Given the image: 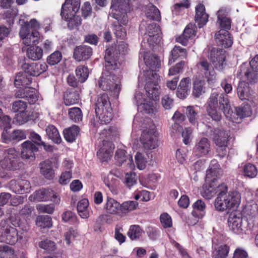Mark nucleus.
Segmentation results:
<instances>
[{
    "mask_svg": "<svg viewBox=\"0 0 258 258\" xmlns=\"http://www.w3.org/2000/svg\"><path fill=\"white\" fill-rule=\"evenodd\" d=\"M110 9L112 17L115 19L112 23L114 34L117 38L123 39L126 36L123 25H126L128 21L126 14L129 10L128 0H112Z\"/></svg>",
    "mask_w": 258,
    "mask_h": 258,
    "instance_id": "obj_1",
    "label": "nucleus"
},
{
    "mask_svg": "<svg viewBox=\"0 0 258 258\" xmlns=\"http://www.w3.org/2000/svg\"><path fill=\"white\" fill-rule=\"evenodd\" d=\"M207 104V114L216 121L221 119V114L217 110L218 106L226 117H229L233 113L227 95L222 93L219 96V94L215 90L212 91Z\"/></svg>",
    "mask_w": 258,
    "mask_h": 258,
    "instance_id": "obj_2",
    "label": "nucleus"
},
{
    "mask_svg": "<svg viewBox=\"0 0 258 258\" xmlns=\"http://www.w3.org/2000/svg\"><path fill=\"white\" fill-rule=\"evenodd\" d=\"M115 70L113 69H107L105 64V70L98 81V85L102 90L110 91L112 95L117 98L121 90V77L115 76L111 72Z\"/></svg>",
    "mask_w": 258,
    "mask_h": 258,
    "instance_id": "obj_3",
    "label": "nucleus"
},
{
    "mask_svg": "<svg viewBox=\"0 0 258 258\" xmlns=\"http://www.w3.org/2000/svg\"><path fill=\"white\" fill-rule=\"evenodd\" d=\"M227 221L229 230L239 235L246 234L248 230H252L255 226L254 220L252 217L243 220L240 215L235 213L229 215Z\"/></svg>",
    "mask_w": 258,
    "mask_h": 258,
    "instance_id": "obj_4",
    "label": "nucleus"
},
{
    "mask_svg": "<svg viewBox=\"0 0 258 258\" xmlns=\"http://www.w3.org/2000/svg\"><path fill=\"white\" fill-rule=\"evenodd\" d=\"M95 112L101 124L109 123L112 118V109L111 103L106 93L99 95L95 102Z\"/></svg>",
    "mask_w": 258,
    "mask_h": 258,
    "instance_id": "obj_5",
    "label": "nucleus"
},
{
    "mask_svg": "<svg viewBox=\"0 0 258 258\" xmlns=\"http://www.w3.org/2000/svg\"><path fill=\"white\" fill-rule=\"evenodd\" d=\"M210 136L217 146L216 152L220 158H223L227 154V147L230 137L228 131L222 130L219 128L211 130Z\"/></svg>",
    "mask_w": 258,
    "mask_h": 258,
    "instance_id": "obj_6",
    "label": "nucleus"
},
{
    "mask_svg": "<svg viewBox=\"0 0 258 258\" xmlns=\"http://www.w3.org/2000/svg\"><path fill=\"white\" fill-rule=\"evenodd\" d=\"M127 44L124 42L118 45V49L113 47L108 48L106 49L104 59L106 62V68L107 69H113L116 70L118 69L120 63L118 62V54L124 53L127 50Z\"/></svg>",
    "mask_w": 258,
    "mask_h": 258,
    "instance_id": "obj_7",
    "label": "nucleus"
},
{
    "mask_svg": "<svg viewBox=\"0 0 258 258\" xmlns=\"http://www.w3.org/2000/svg\"><path fill=\"white\" fill-rule=\"evenodd\" d=\"M145 89L148 96L151 99L156 100L159 99L158 83L160 81L159 75L153 71L145 72Z\"/></svg>",
    "mask_w": 258,
    "mask_h": 258,
    "instance_id": "obj_8",
    "label": "nucleus"
},
{
    "mask_svg": "<svg viewBox=\"0 0 258 258\" xmlns=\"http://www.w3.org/2000/svg\"><path fill=\"white\" fill-rule=\"evenodd\" d=\"M4 157L0 161L3 168L8 170H16L19 168L18 152L14 149H9L4 153Z\"/></svg>",
    "mask_w": 258,
    "mask_h": 258,
    "instance_id": "obj_9",
    "label": "nucleus"
},
{
    "mask_svg": "<svg viewBox=\"0 0 258 258\" xmlns=\"http://www.w3.org/2000/svg\"><path fill=\"white\" fill-rule=\"evenodd\" d=\"M155 132L156 129L154 125L143 131L140 141L144 149L152 150L158 146V140Z\"/></svg>",
    "mask_w": 258,
    "mask_h": 258,
    "instance_id": "obj_10",
    "label": "nucleus"
},
{
    "mask_svg": "<svg viewBox=\"0 0 258 258\" xmlns=\"http://www.w3.org/2000/svg\"><path fill=\"white\" fill-rule=\"evenodd\" d=\"M5 222H1V240L2 241L13 245L19 239L21 238L19 236L16 228L13 226H8Z\"/></svg>",
    "mask_w": 258,
    "mask_h": 258,
    "instance_id": "obj_11",
    "label": "nucleus"
},
{
    "mask_svg": "<svg viewBox=\"0 0 258 258\" xmlns=\"http://www.w3.org/2000/svg\"><path fill=\"white\" fill-rule=\"evenodd\" d=\"M218 195L215 201V207L220 211L227 210V190L226 184L222 183L217 187Z\"/></svg>",
    "mask_w": 258,
    "mask_h": 258,
    "instance_id": "obj_12",
    "label": "nucleus"
},
{
    "mask_svg": "<svg viewBox=\"0 0 258 258\" xmlns=\"http://www.w3.org/2000/svg\"><path fill=\"white\" fill-rule=\"evenodd\" d=\"M80 7V0H66L62 5L60 15L65 20L74 16L79 10Z\"/></svg>",
    "mask_w": 258,
    "mask_h": 258,
    "instance_id": "obj_13",
    "label": "nucleus"
},
{
    "mask_svg": "<svg viewBox=\"0 0 258 258\" xmlns=\"http://www.w3.org/2000/svg\"><path fill=\"white\" fill-rule=\"evenodd\" d=\"M209 58L216 70H222L226 66L225 51L221 49L213 48L210 51Z\"/></svg>",
    "mask_w": 258,
    "mask_h": 258,
    "instance_id": "obj_14",
    "label": "nucleus"
},
{
    "mask_svg": "<svg viewBox=\"0 0 258 258\" xmlns=\"http://www.w3.org/2000/svg\"><path fill=\"white\" fill-rule=\"evenodd\" d=\"M199 71L205 76L209 83H213L216 80V73L214 67L205 59H201L198 63Z\"/></svg>",
    "mask_w": 258,
    "mask_h": 258,
    "instance_id": "obj_15",
    "label": "nucleus"
},
{
    "mask_svg": "<svg viewBox=\"0 0 258 258\" xmlns=\"http://www.w3.org/2000/svg\"><path fill=\"white\" fill-rule=\"evenodd\" d=\"M22 68L26 73L31 76H38L47 70V65L45 62L24 63Z\"/></svg>",
    "mask_w": 258,
    "mask_h": 258,
    "instance_id": "obj_16",
    "label": "nucleus"
},
{
    "mask_svg": "<svg viewBox=\"0 0 258 258\" xmlns=\"http://www.w3.org/2000/svg\"><path fill=\"white\" fill-rule=\"evenodd\" d=\"M92 53V49L90 46L86 45H80L74 48L73 58L79 62L85 61L91 57Z\"/></svg>",
    "mask_w": 258,
    "mask_h": 258,
    "instance_id": "obj_17",
    "label": "nucleus"
},
{
    "mask_svg": "<svg viewBox=\"0 0 258 258\" xmlns=\"http://www.w3.org/2000/svg\"><path fill=\"white\" fill-rule=\"evenodd\" d=\"M35 198L38 201L50 200L56 204L59 203L60 199L53 190L51 189H41L35 191Z\"/></svg>",
    "mask_w": 258,
    "mask_h": 258,
    "instance_id": "obj_18",
    "label": "nucleus"
},
{
    "mask_svg": "<svg viewBox=\"0 0 258 258\" xmlns=\"http://www.w3.org/2000/svg\"><path fill=\"white\" fill-rule=\"evenodd\" d=\"M215 40L218 46L224 48L231 46L233 41L228 31L220 30L215 35Z\"/></svg>",
    "mask_w": 258,
    "mask_h": 258,
    "instance_id": "obj_19",
    "label": "nucleus"
},
{
    "mask_svg": "<svg viewBox=\"0 0 258 258\" xmlns=\"http://www.w3.org/2000/svg\"><path fill=\"white\" fill-rule=\"evenodd\" d=\"M115 159L116 164L119 166L123 165L131 169L135 167L133 157L130 154L126 155V152L124 150L118 149L115 153Z\"/></svg>",
    "mask_w": 258,
    "mask_h": 258,
    "instance_id": "obj_20",
    "label": "nucleus"
},
{
    "mask_svg": "<svg viewBox=\"0 0 258 258\" xmlns=\"http://www.w3.org/2000/svg\"><path fill=\"white\" fill-rule=\"evenodd\" d=\"M210 149L211 145L209 140L206 138H202L197 142L193 151L196 156L202 157L208 155Z\"/></svg>",
    "mask_w": 258,
    "mask_h": 258,
    "instance_id": "obj_21",
    "label": "nucleus"
},
{
    "mask_svg": "<svg viewBox=\"0 0 258 258\" xmlns=\"http://www.w3.org/2000/svg\"><path fill=\"white\" fill-rule=\"evenodd\" d=\"M256 72H257V71L253 70L251 67L250 68H248L245 63H243L240 66L238 75L241 78H245L247 81V83L253 84L257 81Z\"/></svg>",
    "mask_w": 258,
    "mask_h": 258,
    "instance_id": "obj_22",
    "label": "nucleus"
},
{
    "mask_svg": "<svg viewBox=\"0 0 258 258\" xmlns=\"http://www.w3.org/2000/svg\"><path fill=\"white\" fill-rule=\"evenodd\" d=\"M229 10L222 8L220 9L217 13L218 21L221 30L227 31L231 28V19L228 17Z\"/></svg>",
    "mask_w": 258,
    "mask_h": 258,
    "instance_id": "obj_23",
    "label": "nucleus"
},
{
    "mask_svg": "<svg viewBox=\"0 0 258 258\" xmlns=\"http://www.w3.org/2000/svg\"><path fill=\"white\" fill-rule=\"evenodd\" d=\"M149 37L148 42L152 44H157L161 40V32L160 27L156 23H153L150 24L147 29Z\"/></svg>",
    "mask_w": 258,
    "mask_h": 258,
    "instance_id": "obj_24",
    "label": "nucleus"
},
{
    "mask_svg": "<svg viewBox=\"0 0 258 258\" xmlns=\"http://www.w3.org/2000/svg\"><path fill=\"white\" fill-rule=\"evenodd\" d=\"M38 151V148L32 142L27 141L22 144L21 157L23 159L34 160L35 158V152Z\"/></svg>",
    "mask_w": 258,
    "mask_h": 258,
    "instance_id": "obj_25",
    "label": "nucleus"
},
{
    "mask_svg": "<svg viewBox=\"0 0 258 258\" xmlns=\"http://www.w3.org/2000/svg\"><path fill=\"white\" fill-rule=\"evenodd\" d=\"M15 96L16 98H26L30 104L34 103L37 100L35 90L28 87L17 90L15 93Z\"/></svg>",
    "mask_w": 258,
    "mask_h": 258,
    "instance_id": "obj_26",
    "label": "nucleus"
},
{
    "mask_svg": "<svg viewBox=\"0 0 258 258\" xmlns=\"http://www.w3.org/2000/svg\"><path fill=\"white\" fill-rule=\"evenodd\" d=\"M114 146L112 142L103 141L102 146L97 152L98 157L102 161H107L112 156Z\"/></svg>",
    "mask_w": 258,
    "mask_h": 258,
    "instance_id": "obj_27",
    "label": "nucleus"
},
{
    "mask_svg": "<svg viewBox=\"0 0 258 258\" xmlns=\"http://www.w3.org/2000/svg\"><path fill=\"white\" fill-rule=\"evenodd\" d=\"M237 95L241 100H249L253 96V92L251 90L248 83L245 81H240L237 88Z\"/></svg>",
    "mask_w": 258,
    "mask_h": 258,
    "instance_id": "obj_28",
    "label": "nucleus"
},
{
    "mask_svg": "<svg viewBox=\"0 0 258 258\" xmlns=\"http://www.w3.org/2000/svg\"><path fill=\"white\" fill-rule=\"evenodd\" d=\"M195 20L199 28H201L205 25L208 20V15L205 13V6L203 4L198 5L196 8Z\"/></svg>",
    "mask_w": 258,
    "mask_h": 258,
    "instance_id": "obj_29",
    "label": "nucleus"
},
{
    "mask_svg": "<svg viewBox=\"0 0 258 258\" xmlns=\"http://www.w3.org/2000/svg\"><path fill=\"white\" fill-rule=\"evenodd\" d=\"M216 180V178H213L211 181H207L210 182L209 184L207 183L203 185L201 195L205 199H210L217 192V187L218 185L215 183Z\"/></svg>",
    "mask_w": 258,
    "mask_h": 258,
    "instance_id": "obj_30",
    "label": "nucleus"
},
{
    "mask_svg": "<svg viewBox=\"0 0 258 258\" xmlns=\"http://www.w3.org/2000/svg\"><path fill=\"white\" fill-rule=\"evenodd\" d=\"M145 63L151 70L156 71L161 67V60L159 58L152 54L146 53L144 56Z\"/></svg>",
    "mask_w": 258,
    "mask_h": 258,
    "instance_id": "obj_31",
    "label": "nucleus"
},
{
    "mask_svg": "<svg viewBox=\"0 0 258 258\" xmlns=\"http://www.w3.org/2000/svg\"><path fill=\"white\" fill-rule=\"evenodd\" d=\"M220 165L216 160H213L211 161L209 166V169L207 171L206 181H211L212 178H219L220 176L221 170L219 168Z\"/></svg>",
    "mask_w": 258,
    "mask_h": 258,
    "instance_id": "obj_32",
    "label": "nucleus"
},
{
    "mask_svg": "<svg viewBox=\"0 0 258 258\" xmlns=\"http://www.w3.org/2000/svg\"><path fill=\"white\" fill-rule=\"evenodd\" d=\"M40 171L45 178L51 179L54 176V170L52 169L51 162L49 160H45L39 164Z\"/></svg>",
    "mask_w": 258,
    "mask_h": 258,
    "instance_id": "obj_33",
    "label": "nucleus"
},
{
    "mask_svg": "<svg viewBox=\"0 0 258 258\" xmlns=\"http://www.w3.org/2000/svg\"><path fill=\"white\" fill-rule=\"evenodd\" d=\"M227 210L237 209L240 203V194L237 191H227Z\"/></svg>",
    "mask_w": 258,
    "mask_h": 258,
    "instance_id": "obj_34",
    "label": "nucleus"
},
{
    "mask_svg": "<svg viewBox=\"0 0 258 258\" xmlns=\"http://www.w3.org/2000/svg\"><path fill=\"white\" fill-rule=\"evenodd\" d=\"M120 204L114 199L107 197L104 209L111 214H119Z\"/></svg>",
    "mask_w": 258,
    "mask_h": 258,
    "instance_id": "obj_35",
    "label": "nucleus"
},
{
    "mask_svg": "<svg viewBox=\"0 0 258 258\" xmlns=\"http://www.w3.org/2000/svg\"><path fill=\"white\" fill-rule=\"evenodd\" d=\"M204 80L196 79L193 82L192 94L195 98H199L206 92Z\"/></svg>",
    "mask_w": 258,
    "mask_h": 258,
    "instance_id": "obj_36",
    "label": "nucleus"
},
{
    "mask_svg": "<svg viewBox=\"0 0 258 258\" xmlns=\"http://www.w3.org/2000/svg\"><path fill=\"white\" fill-rule=\"evenodd\" d=\"M28 73H19L17 75L15 80V85L16 86H23L28 87L31 84L32 78L27 76Z\"/></svg>",
    "mask_w": 258,
    "mask_h": 258,
    "instance_id": "obj_37",
    "label": "nucleus"
},
{
    "mask_svg": "<svg viewBox=\"0 0 258 258\" xmlns=\"http://www.w3.org/2000/svg\"><path fill=\"white\" fill-rule=\"evenodd\" d=\"M80 130L78 126L73 125L69 128H66L63 131L64 138L68 142H73L79 135Z\"/></svg>",
    "mask_w": 258,
    "mask_h": 258,
    "instance_id": "obj_38",
    "label": "nucleus"
},
{
    "mask_svg": "<svg viewBox=\"0 0 258 258\" xmlns=\"http://www.w3.org/2000/svg\"><path fill=\"white\" fill-rule=\"evenodd\" d=\"M187 56L186 49L180 46H175L171 51V56L169 60V63L171 64L178 57L185 58Z\"/></svg>",
    "mask_w": 258,
    "mask_h": 258,
    "instance_id": "obj_39",
    "label": "nucleus"
},
{
    "mask_svg": "<svg viewBox=\"0 0 258 258\" xmlns=\"http://www.w3.org/2000/svg\"><path fill=\"white\" fill-rule=\"evenodd\" d=\"M45 131L48 138L51 139L54 143L59 144L61 139L57 129L53 125H48Z\"/></svg>",
    "mask_w": 258,
    "mask_h": 258,
    "instance_id": "obj_40",
    "label": "nucleus"
},
{
    "mask_svg": "<svg viewBox=\"0 0 258 258\" xmlns=\"http://www.w3.org/2000/svg\"><path fill=\"white\" fill-rule=\"evenodd\" d=\"M146 16L150 20L159 21L161 20V15L159 10L153 5H150L147 7Z\"/></svg>",
    "mask_w": 258,
    "mask_h": 258,
    "instance_id": "obj_41",
    "label": "nucleus"
},
{
    "mask_svg": "<svg viewBox=\"0 0 258 258\" xmlns=\"http://www.w3.org/2000/svg\"><path fill=\"white\" fill-rule=\"evenodd\" d=\"M89 201L86 199H84L79 202L77 205V211L79 216L82 218H88L89 213L88 211Z\"/></svg>",
    "mask_w": 258,
    "mask_h": 258,
    "instance_id": "obj_42",
    "label": "nucleus"
},
{
    "mask_svg": "<svg viewBox=\"0 0 258 258\" xmlns=\"http://www.w3.org/2000/svg\"><path fill=\"white\" fill-rule=\"evenodd\" d=\"M143 232L139 225H133L130 227L127 235L132 240H136L141 237Z\"/></svg>",
    "mask_w": 258,
    "mask_h": 258,
    "instance_id": "obj_43",
    "label": "nucleus"
},
{
    "mask_svg": "<svg viewBox=\"0 0 258 258\" xmlns=\"http://www.w3.org/2000/svg\"><path fill=\"white\" fill-rule=\"evenodd\" d=\"M27 55L32 60H39L43 55V50L38 46H30L27 49Z\"/></svg>",
    "mask_w": 258,
    "mask_h": 258,
    "instance_id": "obj_44",
    "label": "nucleus"
},
{
    "mask_svg": "<svg viewBox=\"0 0 258 258\" xmlns=\"http://www.w3.org/2000/svg\"><path fill=\"white\" fill-rule=\"evenodd\" d=\"M80 97L76 91L67 92L64 95V103L66 105L69 106L79 102Z\"/></svg>",
    "mask_w": 258,
    "mask_h": 258,
    "instance_id": "obj_45",
    "label": "nucleus"
},
{
    "mask_svg": "<svg viewBox=\"0 0 258 258\" xmlns=\"http://www.w3.org/2000/svg\"><path fill=\"white\" fill-rule=\"evenodd\" d=\"M39 33L36 30H32L31 33L23 40V43L26 46L36 45L39 39Z\"/></svg>",
    "mask_w": 258,
    "mask_h": 258,
    "instance_id": "obj_46",
    "label": "nucleus"
},
{
    "mask_svg": "<svg viewBox=\"0 0 258 258\" xmlns=\"http://www.w3.org/2000/svg\"><path fill=\"white\" fill-rule=\"evenodd\" d=\"M138 203L136 201H129L124 202L120 204L119 213L127 214L137 209Z\"/></svg>",
    "mask_w": 258,
    "mask_h": 258,
    "instance_id": "obj_47",
    "label": "nucleus"
},
{
    "mask_svg": "<svg viewBox=\"0 0 258 258\" xmlns=\"http://www.w3.org/2000/svg\"><path fill=\"white\" fill-rule=\"evenodd\" d=\"M36 224L37 226L42 228H49L52 226L51 218L47 215H41L37 217Z\"/></svg>",
    "mask_w": 258,
    "mask_h": 258,
    "instance_id": "obj_48",
    "label": "nucleus"
},
{
    "mask_svg": "<svg viewBox=\"0 0 258 258\" xmlns=\"http://www.w3.org/2000/svg\"><path fill=\"white\" fill-rule=\"evenodd\" d=\"M76 74L79 81L81 83H84L88 77V69L85 66H79L76 69Z\"/></svg>",
    "mask_w": 258,
    "mask_h": 258,
    "instance_id": "obj_49",
    "label": "nucleus"
},
{
    "mask_svg": "<svg viewBox=\"0 0 258 258\" xmlns=\"http://www.w3.org/2000/svg\"><path fill=\"white\" fill-rule=\"evenodd\" d=\"M186 114L189 121L192 124L197 123L198 118V111L194 106H189L186 107Z\"/></svg>",
    "mask_w": 258,
    "mask_h": 258,
    "instance_id": "obj_50",
    "label": "nucleus"
},
{
    "mask_svg": "<svg viewBox=\"0 0 258 258\" xmlns=\"http://www.w3.org/2000/svg\"><path fill=\"white\" fill-rule=\"evenodd\" d=\"M27 107V103L22 100H17L14 102L12 106V111L14 112L23 113Z\"/></svg>",
    "mask_w": 258,
    "mask_h": 258,
    "instance_id": "obj_51",
    "label": "nucleus"
},
{
    "mask_svg": "<svg viewBox=\"0 0 258 258\" xmlns=\"http://www.w3.org/2000/svg\"><path fill=\"white\" fill-rule=\"evenodd\" d=\"M69 115L70 118L75 122H78L82 119L81 110L78 107H74L69 109Z\"/></svg>",
    "mask_w": 258,
    "mask_h": 258,
    "instance_id": "obj_52",
    "label": "nucleus"
},
{
    "mask_svg": "<svg viewBox=\"0 0 258 258\" xmlns=\"http://www.w3.org/2000/svg\"><path fill=\"white\" fill-rule=\"evenodd\" d=\"M243 173L245 176L253 178L257 175V169L254 165L248 163L244 165Z\"/></svg>",
    "mask_w": 258,
    "mask_h": 258,
    "instance_id": "obj_53",
    "label": "nucleus"
},
{
    "mask_svg": "<svg viewBox=\"0 0 258 258\" xmlns=\"http://www.w3.org/2000/svg\"><path fill=\"white\" fill-rule=\"evenodd\" d=\"M62 55L60 52L55 51L47 57V62L51 66L57 64L61 60Z\"/></svg>",
    "mask_w": 258,
    "mask_h": 258,
    "instance_id": "obj_54",
    "label": "nucleus"
},
{
    "mask_svg": "<svg viewBox=\"0 0 258 258\" xmlns=\"http://www.w3.org/2000/svg\"><path fill=\"white\" fill-rule=\"evenodd\" d=\"M102 134L111 140H115L118 135V131L116 127L112 126L104 128Z\"/></svg>",
    "mask_w": 258,
    "mask_h": 258,
    "instance_id": "obj_55",
    "label": "nucleus"
},
{
    "mask_svg": "<svg viewBox=\"0 0 258 258\" xmlns=\"http://www.w3.org/2000/svg\"><path fill=\"white\" fill-rule=\"evenodd\" d=\"M39 246L41 248H43L49 252L54 251L56 249V245L55 243L49 240L46 239L42 241L39 243Z\"/></svg>",
    "mask_w": 258,
    "mask_h": 258,
    "instance_id": "obj_56",
    "label": "nucleus"
},
{
    "mask_svg": "<svg viewBox=\"0 0 258 258\" xmlns=\"http://www.w3.org/2000/svg\"><path fill=\"white\" fill-rule=\"evenodd\" d=\"M68 26L71 30L78 27L81 24V18L78 16H73L68 20Z\"/></svg>",
    "mask_w": 258,
    "mask_h": 258,
    "instance_id": "obj_57",
    "label": "nucleus"
},
{
    "mask_svg": "<svg viewBox=\"0 0 258 258\" xmlns=\"http://www.w3.org/2000/svg\"><path fill=\"white\" fill-rule=\"evenodd\" d=\"M135 161L138 169L143 170L145 168L147 161L142 154L139 152L137 153L135 156Z\"/></svg>",
    "mask_w": 258,
    "mask_h": 258,
    "instance_id": "obj_58",
    "label": "nucleus"
},
{
    "mask_svg": "<svg viewBox=\"0 0 258 258\" xmlns=\"http://www.w3.org/2000/svg\"><path fill=\"white\" fill-rule=\"evenodd\" d=\"M160 222L162 226L165 228H170L172 226V219L170 215L167 213H164L160 215Z\"/></svg>",
    "mask_w": 258,
    "mask_h": 258,
    "instance_id": "obj_59",
    "label": "nucleus"
},
{
    "mask_svg": "<svg viewBox=\"0 0 258 258\" xmlns=\"http://www.w3.org/2000/svg\"><path fill=\"white\" fill-rule=\"evenodd\" d=\"M235 113L240 118H243L250 116L251 112L248 106L237 107L235 109Z\"/></svg>",
    "mask_w": 258,
    "mask_h": 258,
    "instance_id": "obj_60",
    "label": "nucleus"
},
{
    "mask_svg": "<svg viewBox=\"0 0 258 258\" xmlns=\"http://www.w3.org/2000/svg\"><path fill=\"white\" fill-rule=\"evenodd\" d=\"M190 6V3L188 0H183L179 3L174 5L172 12L176 15H178L179 12L183 9L188 8Z\"/></svg>",
    "mask_w": 258,
    "mask_h": 258,
    "instance_id": "obj_61",
    "label": "nucleus"
},
{
    "mask_svg": "<svg viewBox=\"0 0 258 258\" xmlns=\"http://www.w3.org/2000/svg\"><path fill=\"white\" fill-rule=\"evenodd\" d=\"M137 183V177L135 173H127L125 176L124 183L128 187L131 188Z\"/></svg>",
    "mask_w": 258,
    "mask_h": 258,
    "instance_id": "obj_62",
    "label": "nucleus"
},
{
    "mask_svg": "<svg viewBox=\"0 0 258 258\" xmlns=\"http://www.w3.org/2000/svg\"><path fill=\"white\" fill-rule=\"evenodd\" d=\"M36 209L40 213H46L51 214L54 212V206L53 204H38L36 206Z\"/></svg>",
    "mask_w": 258,
    "mask_h": 258,
    "instance_id": "obj_63",
    "label": "nucleus"
},
{
    "mask_svg": "<svg viewBox=\"0 0 258 258\" xmlns=\"http://www.w3.org/2000/svg\"><path fill=\"white\" fill-rule=\"evenodd\" d=\"M1 222H5L8 226H13L15 228L20 226V220L18 216H12L10 218L2 220Z\"/></svg>",
    "mask_w": 258,
    "mask_h": 258,
    "instance_id": "obj_64",
    "label": "nucleus"
}]
</instances>
